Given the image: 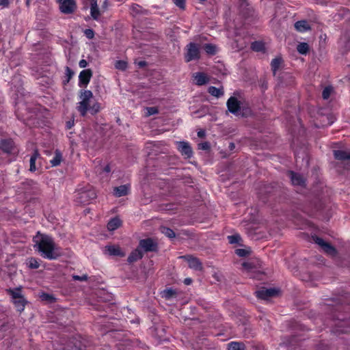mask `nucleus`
I'll return each instance as SVG.
<instances>
[{"mask_svg": "<svg viewBox=\"0 0 350 350\" xmlns=\"http://www.w3.org/2000/svg\"><path fill=\"white\" fill-rule=\"evenodd\" d=\"M280 192L278 187L271 184H267L258 191V198L262 202L267 203L271 200H275Z\"/></svg>", "mask_w": 350, "mask_h": 350, "instance_id": "4", "label": "nucleus"}, {"mask_svg": "<svg viewBox=\"0 0 350 350\" xmlns=\"http://www.w3.org/2000/svg\"><path fill=\"white\" fill-rule=\"evenodd\" d=\"M93 72L91 69H85L80 72L79 75V86L86 88L89 84Z\"/></svg>", "mask_w": 350, "mask_h": 350, "instance_id": "14", "label": "nucleus"}, {"mask_svg": "<svg viewBox=\"0 0 350 350\" xmlns=\"http://www.w3.org/2000/svg\"><path fill=\"white\" fill-rule=\"evenodd\" d=\"M295 29L301 33H304L311 29V27L308 22L306 20L297 21L294 25Z\"/></svg>", "mask_w": 350, "mask_h": 350, "instance_id": "22", "label": "nucleus"}, {"mask_svg": "<svg viewBox=\"0 0 350 350\" xmlns=\"http://www.w3.org/2000/svg\"><path fill=\"white\" fill-rule=\"evenodd\" d=\"M287 174L293 185L301 187L306 185V180L301 174L291 170L288 171Z\"/></svg>", "mask_w": 350, "mask_h": 350, "instance_id": "15", "label": "nucleus"}, {"mask_svg": "<svg viewBox=\"0 0 350 350\" xmlns=\"http://www.w3.org/2000/svg\"><path fill=\"white\" fill-rule=\"evenodd\" d=\"M235 146L234 143H230L229 144V148L230 150H232L234 148Z\"/></svg>", "mask_w": 350, "mask_h": 350, "instance_id": "61", "label": "nucleus"}, {"mask_svg": "<svg viewBox=\"0 0 350 350\" xmlns=\"http://www.w3.org/2000/svg\"><path fill=\"white\" fill-rule=\"evenodd\" d=\"M130 191L129 185H122L119 187H116L113 189V195L117 197H122L127 196Z\"/></svg>", "mask_w": 350, "mask_h": 350, "instance_id": "20", "label": "nucleus"}, {"mask_svg": "<svg viewBox=\"0 0 350 350\" xmlns=\"http://www.w3.org/2000/svg\"><path fill=\"white\" fill-rule=\"evenodd\" d=\"M177 295V291L172 288H166L163 291L162 297L166 300L171 299L172 298L176 297Z\"/></svg>", "mask_w": 350, "mask_h": 350, "instance_id": "32", "label": "nucleus"}, {"mask_svg": "<svg viewBox=\"0 0 350 350\" xmlns=\"http://www.w3.org/2000/svg\"><path fill=\"white\" fill-rule=\"evenodd\" d=\"M312 239L317 244L321 247L325 253L332 256H334L337 254L336 248L330 243L325 242L322 238L315 235L312 236Z\"/></svg>", "mask_w": 350, "mask_h": 350, "instance_id": "12", "label": "nucleus"}, {"mask_svg": "<svg viewBox=\"0 0 350 350\" xmlns=\"http://www.w3.org/2000/svg\"><path fill=\"white\" fill-rule=\"evenodd\" d=\"M75 124V122H74V120H68L66 122V130H70L72 128V126H74Z\"/></svg>", "mask_w": 350, "mask_h": 350, "instance_id": "52", "label": "nucleus"}, {"mask_svg": "<svg viewBox=\"0 0 350 350\" xmlns=\"http://www.w3.org/2000/svg\"><path fill=\"white\" fill-rule=\"evenodd\" d=\"M90 100L81 99V101L78 103L77 109L81 116H85L90 109Z\"/></svg>", "mask_w": 350, "mask_h": 350, "instance_id": "21", "label": "nucleus"}, {"mask_svg": "<svg viewBox=\"0 0 350 350\" xmlns=\"http://www.w3.org/2000/svg\"><path fill=\"white\" fill-rule=\"evenodd\" d=\"M174 4L181 9L185 8V0H173Z\"/></svg>", "mask_w": 350, "mask_h": 350, "instance_id": "51", "label": "nucleus"}, {"mask_svg": "<svg viewBox=\"0 0 350 350\" xmlns=\"http://www.w3.org/2000/svg\"><path fill=\"white\" fill-rule=\"evenodd\" d=\"M0 5L8 7L9 5V0H0Z\"/></svg>", "mask_w": 350, "mask_h": 350, "instance_id": "54", "label": "nucleus"}, {"mask_svg": "<svg viewBox=\"0 0 350 350\" xmlns=\"http://www.w3.org/2000/svg\"><path fill=\"white\" fill-rule=\"evenodd\" d=\"M40 298L42 301H44L50 304L55 303L56 301V298L53 295L47 293H42L40 295Z\"/></svg>", "mask_w": 350, "mask_h": 350, "instance_id": "37", "label": "nucleus"}, {"mask_svg": "<svg viewBox=\"0 0 350 350\" xmlns=\"http://www.w3.org/2000/svg\"><path fill=\"white\" fill-rule=\"evenodd\" d=\"M65 71H66V77H65V79H64V81H63L64 85H66L70 81V79L72 78L73 75H75L74 71L68 66L66 67Z\"/></svg>", "mask_w": 350, "mask_h": 350, "instance_id": "40", "label": "nucleus"}, {"mask_svg": "<svg viewBox=\"0 0 350 350\" xmlns=\"http://www.w3.org/2000/svg\"><path fill=\"white\" fill-rule=\"evenodd\" d=\"M226 107L228 111L236 116H241L243 118H247L253 114L248 102H241L235 96H230L227 100Z\"/></svg>", "mask_w": 350, "mask_h": 350, "instance_id": "2", "label": "nucleus"}, {"mask_svg": "<svg viewBox=\"0 0 350 350\" xmlns=\"http://www.w3.org/2000/svg\"><path fill=\"white\" fill-rule=\"evenodd\" d=\"M243 267L247 269H250L251 268V265L250 262H243Z\"/></svg>", "mask_w": 350, "mask_h": 350, "instance_id": "58", "label": "nucleus"}, {"mask_svg": "<svg viewBox=\"0 0 350 350\" xmlns=\"http://www.w3.org/2000/svg\"><path fill=\"white\" fill-rule=\"evenodd\" d=\"M185 258L187 259L188 262L189 268L193 269L196 271L202 270V264L198 258L193 257L192 256H185Z\"/></svg>", "mask_w": 350, "mask_h": 350, "instance_id": "16", "label": "nucleus"}, {"mask_svg": "<svg viewBox=\"0 0 350 350\" xmlns=\"http://www.w3.org/2000/svg\"><path fill=\"white\" fill-rule=\"evenodd\" d=\"M227 239L230 244H239V245H242V238L239 234L229 235Z\"/></svg>", "mask_w": 350, "mask_h": 350, "instance_id": "35", "label": "nucleus"}, {"mask_svg": "<svg viewBox=\"0 0 350 350\" xmlns=\"http://www.w3.org/2000/svg\"><path fill=\"white\" fill-rule=\"evenodd\" d=\"M334 157L336 160L350 163V152L342 150H334Z\"/></svg>", "mask_w": 350, "mask_h": 350, "instance_id": "17", "label": "nucleus"}, {"mask_svg": "<svg viewBox=\"0 0 350 350\" xmlns=\"http://www.w3.org/2000/svg\"><path fill=\"white\" fill-rule=\"evenodd\" d=\"M34 247L41 256L48 260H57L62 256L61 248L55 243L53 238L49 234L37 232L33 238Z\"/></svg>", "mask_w": 350, "mask_h": 350, "instance_id": "1", "label": "nucleus"}, {"mask_svg": "<svg viewBox=\"0 0 350 350\" xmlns=\"http://www.w3.org/2000/svg\"><path fill=\"white\" fill-rule=\"evenodd\" d=\"M62 160V154L59 150L55 152L53 158L51 160V165L53 167L58 166Z\"/></svg>", "mask_w": 350, "mask_h": 350, "instance_id": "34", "label": "nucleus"}, {"mask_svg": "<svg viewBox=\"0 0 350 350\" xmlns=\"http://www.w3.org/2000/svg\"><path fill=\"white\" fill-rule=\"evenodd\" d=\"M194 79L196 80V84L198 85H203L207 83L209 81L207 75L204 72H196L194 75Z\"/></svg>", "mask_w": 350, "mask_h": 350, "instance_id": "24", "label": "nucleus"}, {"mask_svg": "<svg viewBox=\"0 0 350 350\" xmlns=\"http://www.w3.org/2000/svg\"><path fill=\"white\" fill-rule=\"evenodd\" d=\"M122 224V221L118 217L111 219L107 224V228L109 231L118 229Z\"/></svg>", "mask_w": 350, "mask_h": 350, "instance_id": "27", "label": "nucleus"}, {"mask_svg": "<svg viewBox=\"0 0 350 350\" xmlns=\"http://www.w3.org/2000/svg\"><path fill=\"white\" fill-rule=\"evenodd\" d=\"M333 88L331 86H327L325 87L323 92H322V97L324 100H327L329 98L332 92Z\"/></svg>", "mask_w": 350, "mask_h": 350, "instance_id": "43", "label": "nucleus"}, {"mask_svg": "<svg viewBox=\"0 0 350 350\" xmlns=\"http://www.w3.org/2000/svg\"><path fill=\"white\" fill-rule=\"evenodd\" d=\"M200 58V47L194 42H190L187 45V53L185 55V60L189 62L192 60H198Z\"/></svg>", "mask_w": 350, "mask_h": 350, "instance_id": "8", "label": "nucleus"}, {"mask_svg": "<svg viewBox=\"0 0 350 350\" xmlns=\"http://www.w3.org/2000/svg\"><path fill=\"white\" fill-rule=\"evenodd\" d=\"M203 49L206 53L209 55H215L217 53V47L215 44H204Z\"/></svg>", "mask_w": 350, "mask_h": 350, "instance_id": "29", "label": "nucleus"}, {"mask_svg": "<svg viewBox=\"0 0 350 350\" xmlns=\"http://www.w3.org/2000/svg\"><path fill=\"white\" fill-rule=\"evenodd\" d=\"M282 63V57H277L271 60V70L273 71V73L274 75L276 74V72L280 68Z\"/></svg>", "mask_w": 350, "mask_h": 350, "instance_id": "31", "label": "nucleus"}, {"mask_svg": "<svg viewBox=\"0 0 350 350\" xmlns=\"http://www.w3.org/2000/svg\"><path fill=\"white\" fill-rule=\"evenodd\" d=\"M191 283H192V279L190 278H187L184 280V284L186 285H190Z\"/></svg>", "mask_w": 350, "mask_h": 350, "instance_id": "57", "label": "nucleus"}, {"mask_svg": "<svg viewBox=\"0 0 350 350\" xmlns=\"http://www.w3.org/2000/svg\"><path fill=\"white\" fill-rule=\"evenodd\" d=\"M279 291L274 288H267L262 287L258 291H256V296L260 299L267 300L271 297H275L278 295Z\"/></svg>", "mask_w": 350, "mask_h": 350, "instance_id": "11", "label": "nucleus"}, {"mask_svg": "<svg viewBox=\"0 0 350 350\" xmlns=\"http://www.w3.org/2000/svg\"><path fill=\"white\" fill-rule=\"evenodd\" d=\"M7 293L12 297V300L21 298V297H23L21 295V288H16L14 289L9 288L7 290Z\"/></svg>", "mask_w": 350, "mask_h": 350, "instance_id": "33", "label": "nucleus"}, {"mask_svg": "<svg viewBox=\"0 0 350 350\" xmlns=\"http://www.w3.org/2000/svg\"><path fill=\"white\" fill-rule=\"evenodd\" d=\"M90 109H91L92 114L97 113L100 109V104L98 103H94L91 107H90Z\"/></svg>", "mask_w": 350, "mask_h": 350, "instance_id": "49", "label": "nucleus"}, {"mask_svg": "<svg viewBox=\"0 0 350 350\" xmlns=\"http://www.w3.org/2000/svg\"><path fill=\"white\" fill-rule=\"evenodd\" d=\"M0 149L10 155L16 156L19 152L13 139L10 138L0 140Z\"/></svg>", "mask_w": 350, "mask_h": 350, "instance_id": "7", "label": "nucleus"}, {"mask_svg": "<svg viewBox=\"0 0 350 350\" xmlns=\"http://www.w3.org/2000/svg\"><path fill=\"white\" fill-rule=\"evenodd\" d=\"M198 148L203 150H208L210 148V144L208 142L200 143L198 144Z\"/></svg>", "mask_w": 350, "mask_h": 350, "instance_id": "50", "label": "nucleus"}, {"mask_svg": "<svg viewBox=\"0 0 350 350\" xmlns=\"http://www.w3.org/2000/svg\"><path fill=\"white\" fill-rule=\"evenodd\" d=\"M79 97L81 99L90 100L93 97V93L88 90H81Z\"/></svg>", "mask_w": 350, "mask_h": 350, "instance_id": "41", "label": "nucleus"}, {"mask_svg": "<svg viewBox=\"0 0 350 350\" xmlns=\"http://www.w3.org/2000/svg\"><path fill=\"white\" fill-rule=\"evenodd\" d=\"M277 3H278V1L275 2V1H273V5H275V4H277Z\"/></svg>", "mask_w": 350, "mask_h": 350, "instance_id": "63", "label": "nucleus"}, {"mask_svg": "<svg viewBox=\"0 0 350 350\" xmlns=\"http://www.w3.org/2000/svg\"><path fill=\"white\" fill-rule=\"evenodd\" d=\"M159 113V110L156 107H146V114L147 116H152L154 114H157Z\"/></svg>", "mask_w": 350, "mask_h": 350, "instance_id": "47", "label": "nucleus"}, {"mask_svg": "<svg viewBox=\"0 0 350 350\" xmlns=\"http://www.w3.org/2000/svg\"><path fill=\"white\" fill-rule=\"evenodd\" d=\"M74 346H75V347L77 349H78V350H84V349H83V347H82L81 345H77L76 343H75V344H74Z\"/></svg>", "mask_w": 350, "mask_h": 350, "instance_id": "59", "label": "nucleus"}, {"mask_svg": "<svg viewBox=\"0 0 350 350\" xmlns=\"http://www.w3.org/2000/svg\"><path fill=\"white\" fill-rule=\"evenodd\" d=\"M177 149L186 159H190L193 156V150L187 142H178Z\"/></svg>", "mask_w": 350, "mask_h": 350, "instance_id": "13", "label": "nucleus"}, {"mask_svg": "<svg viewBox=\"0 0 350 350\" xmlns=\"http://www.w3.org/2000/svg\"><path fill=\"white\" fill-rule=\"evenodd\" d=\"M198 137H200V138H203L205 137V131L204 130H200L198 132Z\"/></svg>", "mask_w": 350, "mask_h": 350, "instance_id": "56", "label": "nucleus"}, {"mask_svg": "<svg viewBox=\"0 0 350 350\" xmlns=\"http://www.w3.org/2000/svg\"><path fill=\"white\" fill-rule=\"evenodd\" d=\"M12 303L14 304L16 310L19 312H21L25 309L27 301L25 300L24 297H21V298L12 300Z\"/></svg>", "mask_w": 350, "mask_h": 350, "instance_id": "26", "label": "nucleus"}, {"mask_svg": "<svg viewBox=\"0 0 350 350\" xmlns=\"http://www.w3.org/2000/svg\"><path fill=\"white\" fill-rule=\"evenodd\" d=\"M40 157V154L38 150L37 149H35L33 150V152L31 154V156L30 157V160H29V163H30L29 170L31 172H34L36 171L37 167L36 165V161Z\"/></svg>", "mask_w": 350, "mask_h": 350, "instance_id": "25", "label": "nucleus"}, {"mask_svg": "<svg viewBox=\"0 0 350 350\" xmlns=\"http://www.w3.org/2000/svg\"><path fill=\"white\" fill-rule=\"evenodd\" d=\"M105 251L110 255L114 256L123 257L125 256V253L122 251L121 248L118 245H107L105 247Z\"/></svg>", "mask_w": 350, "mask_h": 350, "instance_id": "18", "label": "nucleus"}, {"mask_svg": "<svg viewBox=\"0 0 350 350\" xmlns=\"http://www.w3.org/2000/svg\"><path fill=\"white\" fill-rule=\"evenodd\" d=\"M235 254L240 257H246L250 254V252L245 249H237Z\"/></svg>", "mask_w": 350, "mask_h": 350, "instance_id": "45", "label": "nucleus"}, {"mask_svg": "<svg viewBox=\"0 0 350 350\" xmlns=\"http://www.w3.org/2000/svg\"><path fill=\"white\" fill-rule=\"evenodd\" d=\"M207 92L211 96L219 98L224 95V88L223 86L220 88H216L215 86H209L208 88Z\"/></svg>", "mask_w": 350, "mask_h": 350, "instance_id": "23", "label": "nucleus"}, {"mask_svg": "<svg viewBox=\"0 0 350 350\" xmlns=\"http://www.w3.org/2000/svg\"><path fill=\"white\" fill-rule=\"evenodd\" d=\"M59 10L64 14H70L77 10V3L75 0H57Z\"/></svg>", "mask_w": 350, "mask_h": 350, "instance_id": "9", "label": "nucleus"}, {"mask_svg": "<svg viewBox=\"0 0 350 350\" xmlns=\"http://www.w3.org/2000/svg\"><path fill=\"white\" fill-rule=\"evenodd\" d=\"M115 68L120 70H125L127 68V63L123 60H118L115 63Z\"/></svg>", "mask_w": 350, "mask_h": 350, "instance_id": "44", "label": "nucleus"}, {"mask_svg": "<svg viewBox=\"0 0 350 350\" xmlns=\"http://www.w3.org/2000/svg\"><path fill=\"white\" fill-rule=\"evenodd\" d=\"M139 248L142 249L145 252H157L158 244L151 238L144 239L139 241Z\"/></svg>", "mask_w": 350, "mask_h": 350, "instance_id": "10", "label": "nucleus"}, {"mask_svg": "<svg viewBox=\"0 0 350 350\" xmlns=\"http://www.w3.org/2000/svg\"><path fill=\"white\" fill-rule=\"evenodd\" d=\"M290 327L295 331V334L292 335L287 342V345L291 347H295L299 345L298 342L304 340L302 338V335L297 334L298 332H304L308 330L306 327L296 321H292L290 322Z\"/></svg>", "mask_w": 350, "mask_h": 350, "instance_id": "5", "label": "nucleus"}, {"mask_svg": "<svg viewBox=\"0 0 350 350\" xmlns=\"http://www.w3.org/2000/svg\"><path fill=\"white\" fill-rule=\"evenodd\" d=\"M27 265L29 269H36L39 268L40 262L37 258L31 257L27 260Z\"/></svg>", "mask_w": 350, "mask_h": 350, "instance_id": "39", "label": "nucleus"}, {"mask_svg": "<svg viewBox=\"0 0 350 350\" xmlns=\"http://www.w3.org/2000/svg\"><path fill=\"white\" fill-rule=\"evenodd\" d=\"M297 51L302 55H306L309 51V46L306 42H300L297 46Z\"/></svg>", "mask_w": 350, "mask_h": 350, "instance_id": "38", "label": "nucleus"}, {"mask_svg": "<svg viewBox=\"0 0 350 350\" xmlns=\"http://www.w3.org/2000/svg\"><path fill=\"white\" fill-rule=\"evenodd\" d=\"M144 256V252L141 249L137 247L135 250H133L128 256L127 261L129 263H133L138 260H140Z\"/></svg>", "mask_w": 350, "mask_h": 350, "instance_id": "19", "label": "nucleus"}, {"mask_svg": "<svg viewBox=\"0 0 350 350\" xmlns=\"http://www.w3.org/2000/svg\"><path fill=\"white\" fill-rule=\"evenodd\" d=\"M147 65V62L146 61H139L137 62V66L139 68H144Z\"/></svg>", "mask_w": 350, "mask_h": 350, "instance_id": "55", "label": "nucleus"}, {"mask_svg": "<svg viewBox=\"0 0 350 350\" xmlns=\"http://www.w3.org/2000/svg\"><path fill=\"white\" fill-rule=\"evenodd\" d=\"M88 62L85 59H81L79 62V66L81 68H84L88 66Z\"/></svg>", "mask_w": 350, "mask_h": 350, "instance_id": "53", "label": "nucleus"}, {"mask_svg": "<svg viewBox=\"0 0 350 350\" xmlns=\"http://www.w3.org/2000/svg\"><path fill=\"white\" fill-rule=\"evenodd\" d=\"M251 49L255 52H265V46L262 41H254L251 44Z\"/></svg>", "mask_w": 350, "mask_h": 350, "instance_id": "30", "label": "nucleus"}, {"mask_svg": "<svg viewBox=\"0 0 350 350\" xmlns=\"http://www.w3.org/2000/svg\"><path fill=\"white\" fill-rule=\"evenodd\" d=\"M96 192L94 189L88 187L85 189L78 191L75 196V202L81 204H88L96 198Z\"/></svg>", "mask_w": 350, "mask_h": 350, "instance_id": "6", "label": "nucleus"}, {"mask_svg": "<svg viewBox=\"0 0 350 350\" xmlns=\"http://www.w3.org/2000/svg\"><path fill=\"white\" fill-rule=\"evenodd\" d=\"M161 232L170 239L174 238L176 236L174 231L168 227H162Z\"/></svg>", "mask_w": 350, "mask_h": 350, "instance_id": "42", "label": "nucleus"}, {"mask_svg": "<svg viewBox=\"0 0 350 350\" xmlns=\"http://www.w3.org/2000/svg\"><path fill=\"white\" fill-rule=\"evenodd\" d=\"M329 303L323 306L322 310L326 313L327 318L332 321L342 320L343 316L340 314L344 301L342 298L337 301L329 300Z\"/></svg>", "mask_w": 350, "mask_h": 350, "instance_id": "3", "label": "nucleus"}, {"mask_svg": "<svg viewBox=\"0 0 350 350\" xmlns=\"http://www.w3.org/2000/svg\"><path fill=\"white\" fill-rule=\"evenodd\" d=\"M83 33L86 36V38L90 40L93 39L95 34L94 30L92 29H85L83 31Z\"/></svg>", "mask_w": 350, "mask_h": 350, "instance_id": "48", "label": "nucleus"}, {"mask_svg": "<svg viewBox=\"0 0 350 350\" xmlns=\"http://www.w3.org/2000/svg\"><path fill=\"white\" fill-rule=\"evenodd\" d=\"M92 2L97 1V0H90Z\"/></svg>", "mask_w": 350, "mask_h": 350, "instance_id": "64", "label": "nucleus"}, {"mask_svg": "<svg viewBox=\"0 0 350 350\" xmlns=\"http://www.w3.org/2000/svg\"><path fill=\"white\" fill-rule=\"evenodd\" d=\"M72 280L75 281H87L88 279V276L87 274H83L82 275H72Z\"/></svg>", "mask_w": 350, "mask_h": 350, "instance_id": "46", "label": "nucleus"}, {"mask_svg": "<svg viewBox=\"0 0 350 350\" xmlns=\"http://www.w3.org/2000/svg\"><path fill=\"white\" fill-rule=\"evenodd\" d=\"M90 14L93 19H98L100 13L97 5V1L91 2Z\"/></svg>", "mask_w": 350, "mask_h": 350, "instance_id": "28", "label": "nucleus"}, {"mask_svg": "<svg viewBox=\"0 0 350 350\" xmlns=\"http://www.w3.org/2000/svg\"><path fill=\"white\" fill-rule=\"evenodd\" d=\"M244 344L241 342L232 341L228 344V350H243Z\"/></svg>", "mask_w": 350, "mask_h": 350, "instance_id": "36", "label": "nucleus"}, {"mask_svg": "<svg viewBox=\"0 0 350 350\" xmlns=\"http://www.w3.org/2000/svg\"><path fill=\"white\" fill-rule=\"evenodd\" d=\"M240 1H241L242 4H243V3H246L247 0H240Z\"/></svg>", "mask_w": 350, "mask_h": 350, "instance_id": "62", "label": "nucleus"}, {"mask_svg": "<svg viewBox=\"0 0 350 350\" xmlns=\"http://www.w3.org/2000/svg\"><path fill=\"white\" fill-rule=\"evenodd\" d=\"M110 170H111V168H110V166L109 165H106L104 167V171L106 172H109Z\"/></svg>", "mask_w": 350, "mask_h": 350, "instance_id": "60", "label": "nucleus"}]
</instances>
